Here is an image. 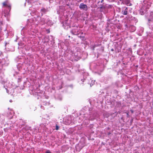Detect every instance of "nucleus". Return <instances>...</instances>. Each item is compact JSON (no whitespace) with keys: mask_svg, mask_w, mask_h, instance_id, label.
Instances as JSON below:
<instances>
[{"mask_svg":"<svg viewBox=\"0 0 153 153\" xmlns=\"http://www.w3.org/2000/svg\"><path fill=\"white\" fill-rule=\"evenodd\" d=\"M2 4L3 7H4L8 8L9 11H10L11 9V5L8 1L7 0L3 2Z\"/></svg>","mask_w":153,"mask_h":153,"instance_id":"f257e3e1","label":"nucleus"},{"mask_svg":"<svg viewBox=\"0 0 153 153\" xmlns=\"http://www.w3.org/2000/svg\"><path fill=\"white\" fill-rule=\"evenodd\" d=\"M144 6L147 9H149L151 6V3L148 0H145L144 2Z\"/></svg>","mask_w":153,"mask_h":153,"instance_id":"f03ea898","label":"nucleus"},{"mask_svg":"<svg viewBox=\"0 0 153 153\" xmlns=\"http://www.w3.org/2000/svg\"><path fill=\"white\" fill-rule=\"evenodd\" d=\"M79 7L81 9L85 10H86L87 8L88 7L86 4H84L83 3H81L79 6Z\"/></svg>","mask_w":153,"mask_h":153,"instance_id":"7ed1b4c3","label":"nucleus"},{"mask_svg":"<svg viewBox=\"0 0 153 153\" xmlns=\"http://www.w3.org/2000/svg\"><path fill=\"white\" fill-rule=\"evenodd\" d=\"M122 13L124 15H127L128 13V8L127 7H123Z\"/></svg>","mask_w":153,"mask_h":153,"instance_id":"20e7f679","label":"nucleus"},{"mask_svg":"<svg viewBox=\"0 0 153 153\" xmlns=\"http://www.w3.org/2000/svg\"><path fill=\"white\" fill-rule=\"evenodd\" d=\"M59 127L57 125H56V130H58L59 129Z\"/></svg>","mask_w":153,"mask_h":153,"instance_id":"39448f33","label":"nucleus"},{"mask_svg":"<svg viewBox=\"0 0 153 153\" xmlns=\"http://www.w3.org/2000/svg\"><path fill=\"white\" fill-rule=\"evenodd\" d=\"M46 153H51L49 151H47L46 152Z\"/></svg>","mask_w":153,"mask_h":153,"instance_id":"423d86ee","label":"nucleus"},{"mask_svg":"<svg viewBox=\"0 0 153 153\" xmlns=\"http://www.w3.org/2000/svg\"><path fill=\"white\" fill-rule=\"evenodd\" d=\"M5 89L6 90V91H7V93H9V91L6 88Z\"/></svg>","mask_w":153,"mask_h":153,"instance_id":"0eeeda50","label":"nucleus"},{"mask_svg":"<svg viewBox=\"0 0 153 153\" xmlns=\"http://www.w3.org/2000/svg\"><path fill=\"white\" fill-rule=\"evenodd\" d=\"M127 2H126V3L127 4H128V3H129V1H128V0H127Z\"/></svg>","mask_w":153,"mask_h":153,"instance_id":"6e6552de","label":"nucleus"},{"mask_svg":"<svg viewBox=\"0 0 153 153\" xmlns=\"http://www.w3.org/2000/svg\"><path fill=\"white\" fill-rule=\"evenodd\" d=\"M120 1H122V2H125V1H123V0H120Z\"/></svg>","mask_w":153,"mask_h":153,"instance_id":"1a4fd4ad","label":"nucleus"},{"mask_svg":"<svg viewBox=\"0 0 153 153\" xmlns=\"http://www.w3.org/2000/svg\"><path fill=\"white\" fill-rule=\"evenodd\" d=\"M75 32V33H74V34L76 35L77 34V33H76V32Z\"/></svg>","mask_w":153,"mask_h":153,"instance_id":"9d476101","label":"nucleus"},{"mask_svg":"<svg viewBox=\"0 0 153 153\" xmlns=\"http://www.w3.org/2000/svg\"><path fill=\"white\" fill-rule=\"evenodd\" d=\"M10 102H12V100H10Z\"/></svg>","mask_w":153,"mask_h":153,"instance_id":"9b49d317","label":"nucleus"},{"mask_svg":"<svg viewBox=\"0 0 153 153\" xmlns=\"http://www.w3.org/2000/svg\"><path fill=\"white\" fill-rule=\"evenodd\" d=\"M104 0H101V2L102 3L103 1Z\"/></svg>","mask_w":153,"mask_h":153,"instance_id":"f8f14e48","label":"nucleus"},{"mask_svg":"<svg viewBox=\"0 0 153 153\" xmlns=\"http://www.w3.org/2000/svg\"><path fill=\"white\" fill-rule=\"evenodd\" d=\"M111 50L112 51H114V49H111Z\"/></svg>","mask_w":153,"mask_h":153,"instance_id":"ddd939ff","label":"nucleus"},{"mask_svg":"<svg viewBox=\"0 0 153 153\" xmlns=\"http://www.w3.org/2000/svg\"><path fill=\"white\" fill-rule=\"evenodd\" d=\"M72 31L73 32H74V30H72Z\"/></svg>","mask_w":153,"mask_h":153,"instance_id":"4468645a","label":"nucleus"},{"mask_svg":"<svg viewBox=\"0 0 153 153\" xmlns=\"http://www.w3.org/2000/svg\"><path fill=\"white\" fill-rule=\"evenodd\" d=\"M131 4H130V6H131Z\"/></svg>","mask_w":153,"mask_h":153,"instance_id":"2eb2a0df","label":"nucleus"}]
</instances>
